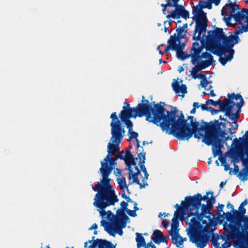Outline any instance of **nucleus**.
Masks as SVG:
<instances>
[{
	"label": "nucleus",
	"instance_id": "a878e982",
	"mask_svg": "<svg viewBox=\"0 0 248 248\" xmlns=\"http://www.w3.org/2000/svg\"><path fill=\"white\" fill-rule=\"evenodd\" d=\"M152 241L156 244H159L160 243L167 242L166 237L163 235L162 232L158 230L154 231L152 236Z\"/></svg>",
	"mask_w": 248,
	"mask_h": 248
},
{
	"label": "nucleus",
	"instance_id": "37998d69",
	"mask_svg": "<svg viewBox=\"0 0 248 248\" xmlns=\"http://www.w3.org/2000/svg\"><path fill=\"white\" fill-rule=\"evenodd\" d=\"M124 211H125V210L119 209L116 211L117 216H116L120 218L122 221L125 222L124 220L128 219V217L125 214Z\"/></svg>",
	"mask_w": 248,
	"mask_h": 248
},
{
	"label": "nucleus",
	"instance_id": "72a5a7b5",
	"mask_svg": "<svg viewBox=\"0 0 248 248\" xmlns=\"http://www.w3.org/2000/svg\"><path fill=\"white\" fill-rule=\"evenodd\" d=\"M214 62H210L209 61H201L198 60L196 64H197V68H200L201 70L205 69L206 68L210 65H213Z\"/></svg>",
	"mask_w": 248,
	"mask_h": 248
},
{
	"label": "nucleus",
	"instance_id": "1a4fd4ad",
	"mask_svg": "<svg viewBox=\"0 0 248 248\" xmlns=\"http://www.w3.org/2000/svg\"><path fill=\"white\" fill-rule=\"evenodd\" d=\"M179 219L173 217L171 220V229L169 231L172 243L176 245L177 247L183 245L184 242L186 240V238H183L179 233Z\"/></svg>",
	"mask_w": 248,
	"mask_h": 248
},
{
	"label": "nucleus",
	"instance_id": "393cba45",
	"mask_svg": "<svg viewBox=\"0 0 248 248\" xmlns=\"http://www.w3.org/2000/svg\"><path fill=\"white\" fill-rule=\"evenodd\" d=\"M121 156L124 157L122 160L124 161L129 171L130 170L133 169L132 166H134V168L137 166L135 160L138 159V157L135 158L129 150H126L124 155H121Z\"/></svg>",
	"mask_w": 248,
	"mask_h": 248
},
{
	"label": "nucleus",
	"instance_id": "473e14b6",
	"mask_svg": "<svg viewBox=\"0 0 248 248\" xmlns=\"http://www.w3.org/2000/svg\"><path fill=\"white\" fill-rule=\"evenodd\" d=\"M243 138H244L245 140V145H244V153L246 154L247 156V159H242L243 163L244 164L245 162L246 161L248 163V155L247 153V148L248 146V130L245 133V134L244 135L242 138H240L239 140H241Z\"/></svg>",
	"mask_w": 248,
	"mask_h": 248
},
{
	"label": "nucleus",
	"instance_id": "bf43d9fd",
	"mask_svg": "<svg viewBox=\"0 0 248 248\" xmlns=\"http://www.w3.org/2000/svg\"><path fill=\"white\" fill-rule=\"evenodd\" d=\"M219 236L217 234H213L212 235V243L214 245V246H215V244H216L217 242H217V240L219 239Z\"/></svg>",
	"mask_w": 248,
	"mask_h": 248
},
{
	"label": "nucleus",
	"instance_id": "6e6d98bb",
	"mask_svg": "<svg viewBox=\"0 0 248 248\" xmlns=\"http://www.w3.org/2000/svg\"><path fill=\"white\" fill-rule=\"evenodd\" d=\"M121 209L123 210H125L126 212V210L128 209L127 206H128V203L127 202H124V201H122L121 202Z\"/></svg>",
	"mask_w": 248,
	"mask_h": 248
},
{
	"label": "nucleus",
	"instance_id": "4c0bfd02",
	"mask_svg": "<svg viewBox=\"0 0 248 248\" xmlns=\"http://www.w3.org/2000/svg\"><path fill=\"white\" fill-rule=\"evenodd\" d=\"M118 184L119 185V186L121 189H126V191L128 193H130L128 186L126 185L125 178L124 177L118 178L117 179Z\"/></svg>",
	"mask_w": 248,
	"mask_h": 248
},
{
	"label": "nucleus",
	"instance_id": "e2e57ef3",
	"mask_svg": "<svg viewBox=\"0 0 248 248\" xmlns=\"http://www.w3.org/2000/svg\"><path fill=\"white\" fill-rule=\"evenodd\" d=\"M206 207L207 208V210L209 211V212H210L211 211L213 210V208L214 207V204L212 203H209V202H207V204H205Z\"/></svg>",
	"mask_w": 248,
	"mask_h": 248
},
{
	"label": "nucleus",
	"instance_id": "2f4dec72",
	"mask_svg": "<svg viewBox=\"0 0 248 248\" xmlns=\"http://www.w3.org/2000/svg\"><path fill=\"white\" fill-rule=\"evenodd\" d=\"M136 241L137 242V248L144 247L146 242L144 238L142 236V234L139 232H136Z\"/></svg>",
	"mask_w": 248,
	"mask_h": 248
},
{
	"label": "nucleus",
	"instance_id": "864d4df0",
	"mask_svg": "<svg viewBox=\"0 0 248 248\" xmlns=\"http://www.w3.org/2000/svg\"><path fill=\"white\" fill-rule=\"evenodd\" d=\"M113 227H114V230L116 232V231H117V232L118 233V234L119 235H122L123 231L122 230V228L123 227H122V224L121 223L119 224V225L117 227L114 226Z\"/></svg>",
	"mask_w": 248,
	"mask_h": 248
},
{
	"label": "nucleus",
	"instance_id": "f8f14e48",
	"mask_svg": "<svg viewBox=\"0 0 248 248\" xmlns=\"http://www.w3.org/2000/svg\"><path fill=\"white\" fill-rule=\"evenodd\" d=\"M93 236L92 239L84 243V248H115L116 245L106 240L97 239Z\"/></svg>",
	"mask_w": 248,
	"mask_h": 248
},
{
	"label": "nucleus",
	"instance_id": "2eb2a0df",
	"mask_svg": "<svg viewBox=\"0 0 248 248\" xmlns=\"http://www.w3.org/2000/svg\"><path fill=\"white\" fill-rule=\"evenodd\" d=\"M201 44L199 43L194 42L193 43L192 46L190 48V58L191 62L192 64L195 65L196 64L198 60H199V57L200 55L202 54V52L204 47V44L203 40H200Z\"/></svg>",
	"mask_w": 248,
	"mask_h": 248
},
{
	"label": "nucleus",
	"instance_id": "c9c22d12",
	"mask_svg": "<svg viewBox=\"0 0 248 248\" xmlns=\"http://www.w3.org/2000/svg\"><path fill=\"white\" fill-rule=\"evenodd\" d=\"M176 32L177 33V36H176V33H174L173 35H171L170 36H174L175 38H177V39H182L186 35V34L187 32V30H184L183 28L180 27L176 30Z\"/></svg>",
	"mask_w": 248,
	"mask_h": 248
},
{
	"label": "nucleus",
	"instance_id": "4468645a",
	"mask_svg": "<svg viewBox=\"0 0 248 248\" xmlns=\"http://www.w3.org/2000/svg\"><path fill=\"white\" fill-rule=\"evenodd\" d=\"M235 105V103L233 100L225 98L223 100L222 106L223 109L220 111L225 112V116L228 117L230 119L234 117L239 118L240 110L238 109L235 113H232V109Z\"/></svg>",
	"mask_w": 248,
	"mask_h": 248
},
{
	"label": "nucleus",
	"instance_id": "c03bdc74",
	"mask_svg": "<svg viewBox=\"0 0 248 248\" xmlns=\"http://www.w3.org/2000/svg\"><path fill=\"white\" fill-rule=\"evenodd\" d=\"M137 203L134 202V210H131L130 209H127L126 210L127 214L130 217H135L137 216L136 211L139 210V208L137 207Z\"/></svg>",
	"mask_w": 248,
	"mask_h": 248
},
{
	"label": "nucleus",
	"instance_id": "ea45409f",
	"mask_svg": "<svg viewBox=\"0 0 248 248\" xmlns=\"http://www.w3.org/2000/svg\"><path fill=\"white\" fill-rule=\"evenodd\" d=\"M238 118H236V117H234L233 118H232L231 120L233 121V123L234 124L233 125L232 124L231 127L229 128L228 129V132L230 133L231 135L234 134L235 133V131H233V130H236L238 128V124H237V120Z\"/></svg>",
	"mask_w": 248,
	"mask_h": 248
},
{
	"label": "nucleus",
	"instance_id": "9d476101",
	"mask_svg": "<svg viewBox=\"0 0 248 248\" xmlns=\"http://www.w3.org/2000/svg\"><path fill=\"white\" fill-rule=\"evenodd\" d=\"M248 16V9L243 8L241 11L237 10L234 14L230 17H224V20L228 27H235L236 23H241Z\"/></svg>",
	"mask_w": 248,
	"mask_h": 248
},
{
	"label": "nucleus",
	"instance_id": "4d7b16f0",
	"mask_svg": "<svg viewBox=\"0 0 248 248\" xmlns=\"http://www.w3.org/2000/svg\"><path fill=\"white\" fill-rule=\"evenodd\" d=\"M136 142H137L136 146H137V148L138 149V152L137 153V154L139 153H141V152L142 153H144L143 152V147L140 146V141L138 139H137Z\"/></svg>",
	"mask_w": 248,
	"mask_h": 248
},
{
	"label": "nucleus",
	"instance_id": "8fccbe9b",
	"mask_svg": "<svg viewBox=\"0 0 248 248\" xmlns=\"http://www.w3.org/2000/svg\"><path fill=\"white\" fill-rule=\"evenodd\" d=\"M231 246V244L227 242H225L223 244H222L221 246H219V243L217 242L215 245V247L216 248H228Z\"/></svg>",
	"mask_w": 248,
	"mask_h": 248
},
{
	"label": "nucleus",
	"instance_id": "a19ab883",
	"mask_svg": "<svg viewBox=\"0 0 248 248\" xmlns=\"http://www.w3.org/2000/svg\"><path fill=\"white\" fill-rule=\"evenodd\" d=\"M177 58L182 61L185 60L190 57V54H188L186 52L183 51V50H180L176 51Z\"/></svg>",
	"mask_w": 248,
	"mask_h": 248
},
{
	"label": "nucleus",
	"instance_id": "aec40b11",
	"mask_svg": "<svg viewBox=\"0 0 248 248\" xmlns=\"http://www.w3.org/2000/svg\"><path fill=\"white\" fill-rule=\"evenodd\" d=\"M181 208L177 209L174 214V217L180 218L184 217L187 212L191 209V204L189 203V201L186 197H185V201H182L181 204Z\"/></svg>",
	"mask_w": 248,
	"mask_h": 248
},
{
	"label": "nucleus",
	"instance_id": "f3484780",
	"mask_svg": "<svg viewBox=\"0 0 248 248\" xmlns=\"http://www.w3.org/2000/svg\"><path fill=\"white\" fill-rule=\"evenodd\" d=\"M213 193L212 191H208L207 192L206 194L203 196H202L200 193H198L193 196H186V197L189 201V203H190L191 205L194 206L195 208L198 209V208H200L202 205V201H206L207 202V200L209 199L208 195L209 194L213 195Z\"/></svg>",
	"mask_w": 248,
	"mask_h": 248
},
{
	"label": "nucleus",
	"instance_id": "0e129e2a",
	"mask_svg": "<svg viewBox=\"0 0 248 248\" xmlns=\"http://www.w3.org/2000/svg\"><path fill=\"white\" fill-rule=\"evenodd\" d=\"M208 104H206V103L205 102V104H201L200 105V107L201 108V109L202 110H207L209 111V109L210 108V107H208L207 106Z\"/></svg>",
	"mask_w": 248,
	"mask_h": 248
},
{
	"label": "nucleus",
	"instance_id": "de8ad7c7",
	"mask_svg": "<svg viewBox=\"0 0 248 248\" xmlns=\"http://www.w3.org/2000/svg\"><path fill=\"white\" fill-rule=\"evenodd\" d=\"M179 0H172V5L171 7H174V10H184L185 7L180 4H178V2Z\"/></svg>",
	"mask_w": 248,
	"mask_h": 248
},
{
	"label": "nucleus",
	"instance_id": "69168bd1",
	"mask_svg": "<svg viewBox=\"0 0 248 248\" xmlns=\"http://www.w3.org/2000/svg\"><path fill=\"white\" fill-rule=\"evenodd\" d=\"M208 84V80H205L204 81H201L200 85L204 88H206L207 86V85Z\"/></svg>",
	"mask_w": 248,
	"mask_h": 248
},
{
	"label": "nucleus",
	"instance_id": "338daca9",
	"mask_svg": "<svg viewBox=\"0 0 248 248\" xmlns=\"http://www.w3.org/2000/svg\"><path fill=\"white\" fill-rule=\"evenodd\" d=\"M239 171V166L235 164H234L233 173L235 175L238 174Z\"/></svg>",
	"mask_w": 248,
	"mask_h": 248
},
{
	"label": "nucleus",
	"instance_id": "f704fd0d",
	"mask_svg": "<svg viewBox=\"0 0 248 248\" xmlns=\"http://www.w3.org/2000/svg\"><path fill=\"white\" fill-rule=\"evenodd\" d=\"M206 104H211L215 107L218 106L220 108V110H223V109L222 108L223 101L222 102V101L220 99H218L217 101H214L213 99H209L206 101Z\"/></svg>",
	"mask_w": 248,
	"mask_h": 248
},
{
	"label": "nucleus",
	"instance_id": "13d9d810",
	"mask_svg": "<svg viewBox=\"0 0 248 248\" xmlns=\"http://www.w3.org/2000/svg\"><path fill=\"white\" fill-rule=\"evenodd\" d=\"M219 62L222 65H225L228 61L225 57H223L222 56H219Z\"/></svg>",
	"mask_w": 248,
	"mask_h": 248
},
{
	"label": "nucleus",
	"instance_id": "f03ea898",
	"mask_svg": "<svg viewBox=\"0 0 248 248\" xmlns=\"http://www.w3.org/2000/svg\"><path fill=\"white\" fill-rule=\"evenodd\" d=\"M176 111H170L166 109L158 125L163 131L172 134L179 140H188L193 136V130L199 126V122L193 116H188L187 120H189V123H187L182 112L179 118L176 120Z\"/></svg>",
	"mask_w": 248,
	"mask_h": 248
},
{
	"label": "nucleus",
	"instance_id": "0eeeda50",
	"mask_svg": "<svg viewBox=\"0 0 248 248\" xmlns=\"http://www.w3.org/2000/svg\"><path fill=\"white\" fill-rule=\"evenodd\" d=\"M192 13L194 14L193 19L196 23L192 39L198 41L201 40L202 34L206 31L208 20L205 13L202 9H194Z\"/></svg>",
	"mask_w": 248,
	"mask_h": 248
},
{
	"label": "nucleus",
	"instance_id": "052dcab7",
	"mask_svg": "<svg viewBox=\"0 0 248 248\" xmlns=\"http://www.w3.org/2000/svg\"><path fill=\"white\" fill-rule=\"evenodd\" d=\"M209 111H210L212 115L216 114L218 113L219 111H221L220 110V109L219 110L216 109L212 107H210Z\"/></svg>",
	"mask_w": 248,
	"mask_h": 248
},
{
	"label": "nucleus",
	"instance_id": "5701e85b",
	"mask_svg": "<svg viewBox=\"0 0 248 248\" xmlns=\"http://www.w3.org/2000/svg\"><path fill=\"white\" fill-rule=\"evenodd\" d=\"M181 40L177 39L174 36H170V39L167 41L168 48L167 50H172L175 51L183 50L185 44L184 43L181 44L180 41Z\"/></svg>",
	"mask_w": 248,
	"mask_h": 248
},
{
	"label": "nucleus",
	"instance_id": "774afa93",
	"mask_svg": "<svg viewBox=\"0 0 248 248\" xmlns=\"http://www.w3.org/2000/svg\"><path fill=\"white\" fill-rule=\"evenodd\" d=\"M191 75L192 76V78L194 79H196L198 78L199 73H196L193 71H190Z\"/></svg>",
	"mask_w": 248,
	"mask_h": 248
},
{
	"label": "nucleus",
	"instance_id": "c85d7f7f",
	"mask_svg": "<svg viewBox=\"0 0 248 248\" xmlns=\"http://www.w3.org/2000/svg\"><path fill=\"white\" fill-rule=\"evenodd\" d=\"M101 225L104 228V230L107 232L109 235L114 236L116 232L113 226V224H110L107 221L102 219L101 221Z\"/></svg>",
	"mask_w": 248,
	"mask_h": 248
},
{
	"label": "nucleus",
	"instance_id": "9b49d317",
	"mask_svg": "<svg viewBox=\"0 0 248 248\" xmlns=\"http://www.w3.org/2000/svg\"><path fill=\"white\" fill-rule=\"evenodd\" d=\"M134 170L133 169L130 170L128 172V179H132V181L129 184V185H132L133 183H136V184L139 185L140 188L142 189L145 187V186H148V183L146 181L147 180L149 176V174L148 172H146L144 173V177L142 179V183H140V180L138 179V176L140 173V171L139 169L137 166H135L134 168Z\"/></svg>",
	"mask_w": 248,
	"mask_h": 248
},
{
	"label": "nucleus",
	"instance_id": "680f3d73",
	"mask_svg": "<svg viewBox=\"0 0 248 248\" xmlns=\"http://www.w3.org/2000/svg\"><path fill=\"white\" fill-rule=\"evenodd\" d=\"M216 200L215 196H213V195H211V196L210 198H209V200H207V202H209L210 203H212L214 204L216 202Z\"/></svg>",
	"mask_w": 248,
	"mask_h": 248
},
{
	"label": "nucleus",
	"instance_id": "e433bc0d",
	"mask_svg": "<svg viewBox=\"0 0 248 248\" xmlns=\"http://www.w3.org/2000/svg\"><path fill=\"white\" fill-rule=\"evenodd\" d=\"M183 10H174L170 13V15H167L166 17L168 19L170 18L178 19L180 17V15Z\"/></svg>",
	"mask_w": 248,
	"mask_h": 248
},
{
	"label": "nucleus",
	"instance_id": "cd10ccee",
	"mask_svg": "<svg viewBox=\"0 0 248 248\" xmlns=\"http://www.w3.org/2000/svg\"><path fill=\"white\" fill-rule=\"evenodd\" d=\"M172 87L173 90L176 94L181 93L183 94L182 96H184V94L187 93V87L185 84H179L177 81H175L174 82L172 83Z\"/></svg>",
	"mask_w": 248,
	"mask_h": 248
},
{
	"label": "nucleus",
	"instance_id": "4be33fe9",
	"mask_svg": "<svg viewBox=\"0 0 248 248\" xmlns=\"http://www.w3.org/2000/svg\"><path fill=\"white\" fill-rule=\"evenodd\" d=\"M181 40L177 39L174 36H170V39L167 41L168 48L167 50H172L175 51L183 50L185 44L184 43L181 44L180 41Z\"/></svg>",
	"mask_w": 248,
	"mask_h": 248
},
{
	"label": "nucleus",
	"instance_id": "79ce46f5",
	"mask_svg": "<svg viewBox=\"0 0 248 248\" xmlns=\"http://www.w3.org/2000/svg\"><path fill=\"white\" fill-rule=\"evenodd\" d=\"M199 5L200 6V8L199 9H202L203 8H207L209 9H211L212 7V2L211 1H202V0H200L199 1Z\"/></svg>",
	"mask_w": 248,
	"mask_h": 248
},
{
	"label": "nucleus",
	"instance_id": "c756f323",
	"mask_svg": "<svg viewBox=\"0 0 248 248\" xmlns=\"http://www.w3.org/2000/svg\"><path fill=\"white\" fill-rule=\"evenodd\" d=\"M146 153H138V157L139 159V165L143 171V173L147 172L146 168L144 165L145 160Z\"/></svg>",
	"mask_w": 248,
	"mask_h": 248
},
{
	"label": "nucleus",
	"instance_id": "a18cd8bd",
	"mask_svg": "<svg viewBox=\"0 0 248 248\" xmlns=\"http://www.w3.org/2000/svg\"><path fill=\"white\" fill-rule=\"evenodd\" d=\"M229 99L230 100L235 99L236 100H239L240 101H242V99H243L241 95H240L239 93L235 94L234 93H232V94L228 93L227 95Z\"/></svg>",
	"mask_w": 248,
	"mask_h": 248
},
{
	"label": "nucleus",
	"instance_id": "bb28decb",
	"mask_svg": "<svg viewBox=\"0 0 248 248\" xmlns=\"http://www.w3.org/2000/svg\"><path fill=\"white\" fill-rule=\"evenodd\" d=\"M244 152H241L240 153V156L241 158L242 162V159H246L243 157V156L245 155ZM243 163V162H242ZM243 165H246V168H243L242 170H241L240 172L238 173L237 174V177H239V178L241 180V181H245L247 180L248 179V163L246 161L245 162L244 164L243 163Z\"/></svg>",
	"mask_w": 248,
	"mask_h": 248
},
{
	"label": "nucleus",
	"instance_id": "dca6fc26",
	"mask_svg": "<svg viewBox=\"0 0 248 248\" xmlns=\"http://www.w3.org/2000/svg\"><path fill=\"white\" fill-rule=\"evenodd\" d=\"M124 104L126 106L123 107V110L119 114L121 120L129 119L131 117H139V110L137 107L130 108L129 104L125 102Z\"/></svg>",
	"mask_w": 248,
	"mask_h": 248
},
{
	"label": "nucleus",
	"instance_id": "603ef678",
	"mask_svg": "<svg viewBox=\"0 0 248 248\" xmlns=\"http://www.w3.org/2000/svg\"><path fill=\"white\" fill-rule=\"evenodd\" d=\"M180 16H181L182 18L186 19L187 18H189V13L188 11L184 9L181 14L180 15Z\"/></svg>",
	"mask_w": 248,
	"mask_h": 248
},
{
	"label": "nucleus",
	"instance_id": "39448f33",
	"mask_svg": "<svg viewBox=\"0 0 248 248\" xmlns=\"http://www.w3.org/2000/svg\"><path fill=\"white\" fill-rule=\"evenodd\" d=\"M202 220V219H199L197 216L192 217L189 223L191 229L187 232L190 241L195 244L198 248H204L208 243L210 237V234L207 229H196Z\"/></svg>",
	"mask_w": 248,
	"mask_h": 248
},
{
	"label": "nucleus",
	"instance_id": "3c124183",
	"mask_svg": "<svg viewBox=\"0 0 248 248\" xmlns=\"http://www.w3.org/2000/svg\"><path fill=\"white\" fill-rule=\"evenodd\" d=\"M128 133H130V136L129 137L128 140H130L132 139H135L136 140H137V139H138V133L133 131V130H131L130 132H128Z\"/></svg>",
	"mask_w": 248,
	"mask_h": 248
},
{
	"label": "nucleus",
	"instance_id": "b1692460",
	"mask_svg": "<svg viewBox=\"0 0 248 248\" xmlns=\"http://www.w3.org/2000/svg\"><path fill=\"white\" fill-rule=\"evenodd\" d=\"M240 10L235 2H230L226 4L221 10V15L224 17H230L232 15L234 14L236 11Z\"/></svg>",
	"mask_w": 248,
	"mask_h": 248
},
{
	"label": "nucleus",
	"instance_id": "5fc2aeb1",
	"mask_svg": "<svg viewBox=\"0 0 248 248\" xmlns=\"http://www.w3.org/2000/svg\"><path fill=\"white\" fill-rule=\"evenodd\" d=\"M213 154L214 156H216L217 155H221L222 151L219 147H216V149L213 148Z\"/></svg>",
	"mask_w": 248,
	"mask_h": 248
},
{
	"label": "nucleus",
	"instance_id": "f257e3e1",
	"mask_svg": "<svg viewBox=\"0 0 248 248\" xmlns=\"http://www.w3.org/2000/svg\"><path fill=\"white\" fill-rule=\"evenodd\" d=\"M110 118L112 120L110 124L111 134L110 140L112 142L108 143V155L104 159V161L101 162L100 171L102 179L93 186V190L97 191L93 199V205L101 209L102 212L106 207L114 205L119 201L110 184L111 179L108 178V176L116 165V160L124 158L121 155H115V154L120 152L119 145L124 137V129L121 125L116 112H113Z\"/></svg>",
	"mask_w": 248,
	"mask_h": 248
},
{
	"label": "nucleus",
	"instance_id": "20e7f679",
	"mask_svg": "<svg viewBox=\"0 0 248 248\" xmlns=\"http://www.w3.org/2000/svg\"><path fill=\"white\" fill-rule=\"evenodd\" d=\"M142 102L138 104L137 108L139 110V117L143 116L146 117V120L158 125L161 122V119L163 117V113L165 112L166 108L159 104H154L152 107V103L148 100L145 99L144 96H142Z\"/></svg>",
	"mask_w": 248,
	"mask_h": 248
},
{
	"label": "nucleus",
	"instance_id": "7c9ffc66",
	"mask_svg": "<svg viewBox=\"0 0 248 248\" xmlns=\"http://www.w3.org/2000/svg\"><path fill=\"white\" fill-rule=\"evenodd\" d=\"M224 205L223 204H219L217 207V216L218 218V221L219 223L221 224L224 221L225 219H226L225 214L226 213L223 212V215H221V212H223V209Z\"/></svg>",
	"mask_w": 248,
	"mask_h": 248
},
{
	"label": "nucleus",
	"instance_id": "09e8293b",
	"mask_svg": "<svg viewBox=\"0 0 248 248\" xmlns=\"http://www.w3.org/2000/svg\"><path fill=\"white\" fill-rule=\"evenodd\" d=\"M167 3L164 4L162 3L161 4V6L163 8L162 9V12L165 15V11L166 10V8L167 7H171V5H172V3L171 2L172 0H166Z\"/></svg>",
	"mask_w": 248,
	"mask_h": 248
},
{
	"label": "nucleus",
	"instance_id": "ddd939ff",
	"mask_svg": "<svg viewBox=\"0 0 248 248\" xmlns=\"http://www.w3.org/2000/svg\"><path fill=\"white\" fill-rule=\"evenodd\" d=\"M230 238L235 239L234 241L235 248H248V233L243 232L238 233H229Z\"/></svg>",
	"mask_w": 248,
	"mask_h": 248
},
{
	"label": "nucleus",
	"instance_id": "6ab92c4d",
	"mask_svg": "<svg viewBox=\"0 0 248 248\" xmlns=\"http://www.w3.org/2000/svg\"><path fill=\"white\" fill-rule=\"evenodd\" d=\"M108 206L106 207L103 209V212H102L101 209H100L99 208L96 207L97 208V211L99 212L100 216L102 217H105V216L107 215V217L108 218L111 222V223L114 225V226H118L119 224L121 223L122 224L123 227H125L126 226V223L125 222H124L123 221H122L120 218H119L118 217H116V216L114 215L111 211H108L107 212L105 211V209Z\"/></svg>",
	"mask_w": 248,
	"mask_h": 248
},
{
	"label": "nucleus",
	"instance_id": "7ed1b4c3",
	"mask_svg": "<svg viewBox=\"0 0 248 248\" xmlns=\"http://www.w3.org/2000/svg\"><path fill=\"white\" fill-rule=\"evenodd\" d=\"M201 123L193 130V135L198 139L203 137L202 142L207 145H211L214 141L220 142L219 137H224L227 134L226 123L219 122L216 120L207 123L202 120Z\"/></svg>",
	"mask_w": 248,
	"mask_h": 248
},
{
	"label": "nucleus",
	"instance_id": "58836bf2",
	"mask_svg": "<svg viewBox=\"0 0 248 248\" xmlns=\"http://www.w3.org/2000/svg\"><path fill=\"white\" fill-rule=\"evenodd\" d=\"M203 58L206 59V61H209L213 62H215V61L214 60L213 56L210 53L207 52H202V54L200 55L199 57V60H201Z\"/></svg>",
	"mask_w": 248,
	"mask_h": 248
},
{
	"label": "nucleus",
	"instance_id": "a211bd4d",
	"mask_svg": "<svg viewBox=\"0 0 248 248\" xmlns=\"http://www.w3.org/2000/svg\"><path fill=\"white\" fill-rule=\"evenodd\" d=\"M205 204H202L201 206V213H199V210L200 208H198V209L195 208V207L193 206H191V209L195 211V212L193 213L192 212H190L187 214V218L192 217L193 216H197L199 219H203L204 217L208 219V220L210 221L212 220L211 218V213L207 210V208H206Z\"/></svg>",
	"mask_w": 248,
	"mask_h": 248
},
{
	"label": "nucleus",
	"instance_id": "412c9836",
	"mask_svg": "<svg viewBox=\"0 0 248 248\" xmlns=\"http://www.w3.org/2000/svg\"><path fill=\"white\" fill-rule=\"evenodd\" d=\"M181 208L177 209L174 214V217L180 218L184 217L187 212L191 209V204L189 203V201L186 197H185V201H182L181 204Z\"/></svg>",
	"mask_w": 248,
	"mask_h": 248
},
{
	"label": "nucleus",
	"instance_id": "6e6552de",
	"mask_svg": "<svg viewBox=\"0 0 248 248\" xmlns=\"http://www.w3.org/2000/svg\"><path fill=\"white\" fill-rule=\"evenodd\" d=\"M238 26L234 31L233 34H231L228 37L225 34L222 28H217L212 31L217 33L219 37L223 38L222 39H224V42L226 43V45L227 44V46L231 48L240 42V39L238 36L239 34L248 31V27L247 24L244 26L242 22L238 23Z\"/></svg>",
	"mask_w": 248,
	"mask_h": 248
},
{
	"label": "nucleus",
	"instance_id": "423d86ee",
	"mask_svg": "<svg viewBox=\"0 0 248 248\" xmlns=\"http://www.w3.org/2000/svg\"><path fill=\"white\" fill-rule=\"evenodd\" d=\"M222 38L219 37L217 33L211 31L208 32L207 40L217 51V53L213 52V53L220 56L224 55L226 52H229V54L225 57L228 61H230L233 58L234 51L232 49L233 47L230 48L227 44L226 45L224 42V39Z\"/></svg>",
	"mask_w": 248,
	"mask_h": 248
},
{
	"label": "nucleus",
	"instance_id": "49530a36",
	"mask_svg": "<svg viewBox=\"0 0 248 248\" xmlns=\"http://www.w3.org/2000/svg\"><path fill=\"white\" fill-rule=\"evenodd\" d=\"M126 126L128 129V132H130L133 129V123L129 119L121 120Z\"/></svg>",
	"mask_w": 248,
	"mask_h": 248
}]
</instances>
